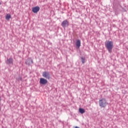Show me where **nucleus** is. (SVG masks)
I'll return each mask as SVG.
<instances>
[{
    "label": "nucleus",
    "instance_id": "obj_2",
    "mask_svg": "<svg viewBox=\"0 0 128 128\" xmlns=\"http://www.w3.org/2000/svg\"><path fill=\"white\" fill-rule=\"evenodd\" d=\"M108 104V103L105 98H102L99 100V106L100 108H106Z\"/></svg>",
    "mask_w": 128,
    "mask_h": 128
},
{
    "label": "nucleus",
    "instance_id": "obj_11",
    "mask_svg": "<svg viewBox=\"0 0 128 128\" xmlns=\"http://www.w3.org/2000/svg\"><path fill=\"white\" fill-rule=\"evenodd\" d=\"M12 16H10V14H7L6 16V19L7 20H8L10 18H11Z\"/></svg>",
    "mask_w": 128,
    "mask_h": 128
},
{
    "label": "nucleus",
    "instance_id": "obj_4",
    "mask_svg": "<svg viewBox=\"0 0 128 128\" xmlns=\"http://www.w3.org/2000/svg\"><path fill=\"white\" fill-rule=\"evenodd\" d=\"M62 26L65 28H68V26H70V22L68 20H64L61 24Z\"/></svg>",
    "mask_w": 128,
    "mask_h": 128
},
{
    "label": "nucleus",
    "instance_id": "obj_9",
    "mask_svg": "<svg viewBox=\"0 0 128 128\" xmlns=\"http://www.w3.org/2000/svg\"><path fill=\"white\" fill-rule=\"evenodd\" d=\"M76 46H78V48H80V40H77L76 42Z\"/></svg>",
    "mask_w": 128,
    "mask_h": 128
},
{
    "label": "nucleus",
    "instance_id": "obj_13",
    "mask_svg": "<svg viewBox=\"0 0 128 128\" xmlns=\"http://www.w3.org/2000/svg\"><path fill=\"white\" fill-rule=\"evenodd\" d=\"M16 80L18 81L22 80V76H19L18 78H16Z\"/></svg>",
    "mask_w": 128,
    "mask_h": 128
},
{
    "label": "nucleus",
    "instance_id": "obj_8",
    "mask_svg": "<svg viewBox=\"0 0 128 128\" xmlns=\"http://www.w3.org/2000/svg\"><path fill=\"white\" fill-rule=\"evenodd\" d=\"M40 6H36L32 8V12H34V14H37V12H40Z\"/></svg>",
    "mask_w": 128,
    "mask_h": 128
},
{
    "label": "nucleus",
    "instance_id": "obj_12",
    "mask_svg": "<svg viewBox=\"0 0 128 128\" xmlns=\"http://www.w3.org/2000/svg\"><path fill=\"white\" fill-rule=\"evenodd\" d=\"M81 60H82V64H84V62H86V58L84 57H82Z\"/></svg>",
    "mask_w": 128,
    "mask_h": 128
},
{
    "label": "nucleus",
    "instance_id": "obj_1",
    "mask_svg": "<svg viewBox=\"0 0 128 128\" xmlns=\"http://www.w3.org/2000/svg\"><path fill=\"white\" fill-rule=\"evenodd\" d=\"M105 46L108 52H112V48H114V42L112 41H108L105 42Z\"/></svg>",
    "mask_w": 128,
    "mask_h": 128
},
{
    "label": "nucleus",
    "instance_id": "obj_5",
    "mask_svg": "<svg viewBox=\"0 0 128 128\" xmlns=\"http://www.w3.org/2000/svg\"><path fill=\"white\" fill-rule=\"evenodd\" d=\"M6 64H12V66L14 64V59L12 58H7L6 60Z\"/></svg>",
    "mask_w": 128,
    "mask_h": 128
},
{
    "label": "nucleus",
    "instance_id": "obj_6",
    "mask_svg": "<svg viewBox=\"0 0 128 128\" xmlns=\"http://www.w3.org/2000/svg\"><path fill=\"white\" fill-rule=\"evenodd\" d=\"M25 64L30 66V64H34V61L32 60V58H28L26 60Z\"/></svg>",
    "mask_w": 128,
    "mask_h": 128
},
{
    "label": "nucleus",
    "instance_id": "obj_7",
    "mask_svg": "<svg viewBox=\"0 0 128 128\" xmlns=\"http://www.w3.org/2000/svg\"><path fill=\"white\" fill-rule=\"evenodd\" d=\"M40 84H48V80L46 79H44V78H40Z\"/></svg>",
    "mask_w": 128,
    "mask_h": 128
},
{
    "label": "nucleus",
    "instance_id": "obj_14",
    "mask_svg": "<svg viewBox=\"0 0 128 128\" xmlns=\"http://www.w3.org/2000/svg\"><path fill=\"white\" fill-rule=\"evenodd\" d=\"M74 128H80V127H78V126H74Z\"/></svg>",
    "mask_w": 128,
    "mask_h": 128
},
{
    "label": "nucleus",
    "instance_id": "obj_3",
    "mask_svg": "<svg viewBox=\"0 0 128 128\" xmlns=\"http://www.w3.org/2000/svg\"><path fill=\"white\" fill-rule=\"evenodd\" d=\"M43 78H46V80H50V74L48 71H44L42 73Z\"/></svg>",
    "mask_w": 128,
    "mask_h": 128
},
{
    "label": "nucleus",
    "instance_id": "obj_10",
    "mask_svg": "<svg viewBox=\"0 0 128 128\" xmlns=\"http://www.w3.org/2000/svg\"><path fill=\"white\" fill-rule=\"evenodd\" d=\"M79 112L82 114H84V112H86V110L84 108H79Z\"/></svg>",
    "mask_w": 128,
    "mask_h": 128
},
{
    "label": "nucleus",
    "instance_id": "obj_15",
    "mask_svg": "<svg viewBox=\"0 0 128 128\" xmlns=\"http://www.w3.org/2000/svg\"><path fill=\"white\" fill-rule=\"evenodd\" d=\"M2 4V3H0V5H1Z\"/></svg>",
    "mask_w": 128,
    "mask_h": 128
}]
</instances>
